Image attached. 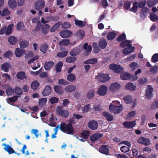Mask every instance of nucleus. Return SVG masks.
Here are the masks:
<instances>
[{"mask_svg": "<svg viewBox=\"0 0 158 158\" xmlns=\"http://www.w3.org/2000/svg\"><path fill=\"white\" fill-rule=\"evenodd\" d=\"M103 136L102 134L96 133L92 135L90 137V140L94 142Z\"/></svg>", "mask_w": 158, "mask_h": 158, "instance_id": "f3484780", "label": "nucleus"}, {"mask_svg": "<svg viewBox=\"0 0 158 158\" xmlns=\"http://www.w3.org/2000/svg\"><path fill=\"white\" fill-rule=\"evenodd\" d=\"M45 6V3L43 1H38L35 4V8L36 10H39L43 8Z\"/></svg>", "mask_w": 158, "mask_h": 158, "instance_id": "4468645a", "label": "nucleus"}, {"mask_svg": "<svg viewBox=\"0 0 158 158\" xmlns=\"http://www.w3.org/2000/svg\"><path fill=\"white\" fill-rule=\"evenodd\" d=\"M131 77V75L127 72H123L120 74V78L123 80L129 79Z\"/></svg>", "mask_w": 158, "mask_h": 158, "instance_id": "bb28decb", "label": "nucleus"}, {"mask_svg": "<svg viewBox=\"0 0 158 158\" xmlns=\"http://www.w3.org/2000/svg\"><path fill=\"white\" fill-rule=\"evenodd\" d=\"M123 99L126 103L129 104L132 102V97L131 96L127 95L123 97Z\"/></svg>", "mask_w": 158, "mask_h": 158, "instance_id": "473e14b6", "label": "nucleus"}, {"mask_svg": "<svg viewBox=\"0 0 158 158\" xmlns=\"http://www.w3.org/2000/svg\"><path fill=\"white\" fill-rule=\"evenodd\" d=\"M149 12V11L148 8L147 7L142 8L141 11V15L142 17H145Z\"/></svg>", "mask_w": 158, "mask_h": 158, "instance_id": "f704fd0d", "label": "nucleus"}, {"mask_svg": "<svg viewBox=\"0 0 158 158\" xmlns=\"http://www.w3.org/2000/svg\"><path fill=\"white\" fill-rule=\"evenodd\" d=\"M14 25L11 24L8 26L7 29L6 28V34L7 35L10 34L12 31V28L13 27Z\"/></svg>", "mask_w": 158, "mask_h": 158, "instance_id": "79ce46f5", "label": "nucleus"}, {"mask_svg": "<svg viewBox=\"0 0 158 158\" xmlns=\"http://www.w3.org/2000/svg\"><path fill=\"white\" fill-rule=\"evenodd\" d=\"M103 114L108 121H111L113 119V116L107 112H104L103 113Z\"/></svg>", "mask_w": 158, "mask_h": 158, "instance_id": "58836bf2", "label": "nucleus"}, {"mask_svg": "<svg viewBox=\"0 0 158 158\" xmlns=\"http://www.w3.org/2000/svg\"><path fill=\"white\" fill-rule=\"evenodd\" d=\"M109 68L116 73H119L123 70V68L122 66L115 64H111L109 66Z\"/></svg>", "mask_w": 158, "mask_h": 158, "instance_id": "39448f33", "label": "nucleus"}, {"mask_svg": "<svg viewBox=\"0 0 158 158\" xmlns=\"http://www.w3.org/2000/svg\"><path fill=\"white\" fill-rule=\"evenodd\" d=\"M40 85L39 83L36 81H32L31 85V88L34 90H35Z\"/></svg>", "mask_w": 158, "mask_h": 158, "instance_id": "4c0bfd02", "label": "nucleus"}, {"mask_svg": "<svg viewBox=\"0 0 158 158\" xmlns=\"http://www.w3.org/2000/svg\"><path fill=\"white\" fill-rule=\"evenodd\" d=\"M15 92L16 94L20 95L22 94L23 91L20 87L17 86L15 88Z\"/></svg>", "mask_w": 158, "mask_h": 158, "instance_id": "4d7b16f0", "label": "nucleus"}, {"mask_svg": "<svg viewBox=\"0 0 158 158\" xmlns=\"http://www.w3.org/2000/svg\"><path fill=\"white\" fill-rule=\"evenodd\" d=\"M150 71L152 74H155L158 71V66L155 65L152 67L150 69Z\"/></svg>", "mask_w": 158, "mask_h": 158, "instance_id": "13d9d810", "label": "nucleus"}, {"mask_svg": "<svg viewBox=\"0 0 158 158\" xmlns=\"http://www.w3.org/2000/svg\"><path fill=\"white\" fill-rule=\"evenodd\" d=\"M89 135V132L88 131L84 130L82 131L79 136H77L76 138L81 141L84 142L86 140Z\"/></svg>", "mask_w": 158, "mask_h": 158, "instance_id": "20e7f679", "label": "nucleus"}, {"mask_svg": "<svg viewBox=\"0 0 158 158\" xmlns=\"http://www.w3.org/2000/svg\"><path fill=\"white\" fill-rule=\"evenodd\" d=\"M11 67L9 63H5L2 65V69L5 72H7L9 71V69Z\"/></svg>", "mask_w": 158, "mask_h": 158, "instance_id": "b1692460", "label": "nucleus"}, {"mask_svg": "<svg viewBox=\"0 0 158 158\" xmlns=\"http://www.w3.org/2000/svg\"><path fill=\"white\" fill-rule=\"evenodd\" d=\"M138 2H134L133 4L132 7L130 10L133 12H136L138 8Z\"/></svg>", "mask_w": 158, "mask_h": 158, "instance_id": "e2e57ef3", "label": "nucleus"}, {"mask_svg": "<svg viewBox=\"0 0 158 158\" xmlns=\"http://www.w3.org/2000/svg\"><path fill=\"white\" fill-rule=\"evenodd\" d=\"M20 47L22 48H24L27 47L29 44V42L26 40H23L19 42Z\"/></svg>", "mask_w": 158, "mask_h": 158, "instance_id": "e433bc0d", "label": "nucleus"}, {"mask_svg": "<svg viewBox=\"0 0 158 158\" xmlns=\"http://www.w3.org/2000/svg\"><path fill=\"white\" fill-rule=\"evenodd\" d=\"M138 142L139 143H141L145 145H148L150 144V141L149 139L140 137L137 140Z\"/></svg>", "mask_w": 158, "mask_h": 158, "instance_id": "9d476101", "label": "nucleus"}, {"mask_svg": "<svg viewBox=\"0 0 158 158\" xmlns=\"http://www.w3.org/2000/svg\"><path fill=\"white\" fill-rule=\"evenodd\" d=\"M19 97V96H15L11 98H6V102L12 105L10 103L14 102L16 101Z\"/></svg>", "mask_w": 158, "mask_h": 158, "instance_id": "2f4dec72", "label": "nucleus"}, {"mask_svg": "<svg viewBox=\"0 0 158 158\" xmlns=\"http://www.w3.org/2000/svg\"><path fill=\"white\" fill-rule=\"evenodd\" d=\"M109 148L107 145H103L99 148V151L101 153L107 155L109 152Z\"/></svg>", "mask_w": 158, "mask_h": 158, "instance_id": "dca6fc26", "label": "nucleus"}, {"mask_svg": "<svg viewBox=\"0 0 158 158\" xmlns=\"http://www.w3.org/2000/svg\"><path fill=\"white\" fill-rule=\"evenodd\" d=\"M6 92L8 96H11L14 94V90L11 88L9 87L6 89Z\"/></svg>", "mask_w": 158, "mask_h": 158, "instance_id": "bf43d9fd", "label": "nucleus"}, {"mask_svg": "<svg viewBox=\"0 0 158 158\" xmlns=\"http://www.w3.org/2000/svg\"><path fill=\"white\" fill-rule=\"evenodd\" d=\"M135 121L126 122L123 123V125L125 127L131 128L135 125Z\"/></svg>", "mask_w": 158, "mask_h": 158, "instance_id": "412c9836", "label": "nucleus"}, {"mask_svg": "<svg viewBox=\"0 0 158 158\" xmlns=\"http://www.w3.org/2000/svg\"><path fill=\"white\" fill-rule=\"evenodd\" d=\"M152 61L153 62L156 63L158 61V53L155 54L152 56Z\"/></svg>", "mask_w": 158, "mask_h": 158, "instance_id": "338daca9", "label": "nucleus"}, {"mask_svg": "<svg viewBox=\"0 0 158 158\" xmlns=\"http://www.w3.org/2000/svg\"><path fill=\"white\" fill-rule=\"evenodd\" d=\"M129 67L131 69L134 70L139 67L138 64L136 62H133L129 64Z\"/></svg>", "mask_w": 158, "mask_h": 158, "instance_id": "864d4df0", "label": "nucleus"}, {"mask_svg": "<svg viewBox=\"0 0 158 158\" xmlns=\"http://www.w3.org/2000/svg\"><path fill=\"white\" fill-rule=\"evenodd\" d=\"M68 53V51H67L59 52L57 54V56L60 58H63L67 55Z\"/></svg>", "mask_w": 158, "mask_h": 158, "instance_id": "5fc2aeb1", "label": "nucleus"}, {"mask_svg": "<svg viewBox=\"0 0 158 158\" xmlns=\"http://www.w3.org/2000/svg\"><path fill=\"white\" fill-rule=\"evenodd\" d=\"M48 49V45L46 44H43L40 46V50L41 52L43 53H45L47 52Z\"/></svg>", "mask_w": 158, "mask_h": 158, "instance_id": "72a5a7b5", "label": "nucleus"}, {"mask_svg": "<svg viewBox=\"0 0 158 158\" xmlns=\"http://www.w3.org/2000/svg\"><path fill=\"white\" fill-rule=\"evenodd\" d=\"M56 120V118H55L53 114H51L48 117V121L49 123V125L52 127L55 126L56 124L55 121Z\"/></svg>", "mask_w": 158, "mask_h": 158, "instance_id": "9b49d317", "label": "nucleus"}, {"mask_svg": "<svg viewBox=\"0 0 158 158\" xmlns=\"http://www.w3.org/2000/svg\"><path fill=\"white\" fill-rule=\"evenodd\" d=\"M61 25V23L58 22L54 26L51 28L50 31L53 32L56 30V29L59 27Z\"/></svg>", "mask_w": 158, "mask_h": 158, "instance_id": "052dcab7", "label": "nucleus"}, {"mask_svg": "<svg viewBox=\"0 0 158 158\" xmlns=\"http://www.w3.org/2000/svg\"><path fill=\"white\" fill-rule=\"evenodd\" d=\"M75 24L76 25L80 27H83L85 24V22L80 20H78L76 19H75Z\"/></svg>", "mask_w": 158, "mask_h": 158, "instance_id": "c03bdc74", "label": "nucleus"}, {"mask_svg": "<svg viewBox=\"0 0 158 158\" xmlns=\"http://www.w3.org/2000/svg\"><path fill=\"white\" fill-rule=\"evenodd\" d=\"M63 63L62 61H60L56 66V70L57 72H60L63 66Z\"/></svg>", "mask_w": 158, "mask_h": 158, "instance_id": "09e8293b", "label": "nucleus"}, {"mask_svg": "<svg viewBox=\"0 0 158 158\" xmlns=\"http://www.w3.org/2000/svg\"><path fill=\"white\" fill-rule=\"evenodd\" d=\"M83 48L85 49L87 51V54L90 53L91 50V46L89 45H88V44L86 43H85L84 46Z\"/></svg>", "mask_w": 158, "mask_h": 158, "instance_id": "8fccbe9b", "label": "nucleus"}, {"mask_svg": "<svg viewBox=\"0 0 158 158\" xmlns=\"http://www.w3.org/2000/svg\"><path fill=\"white\" fill-rule=\"evenodd\" d=\"M57 127L60 128L62 131L68 134H72L74 131L73 127L70 123L67 124L62 123L60 125L57 126Z\"/></svg>", "mask_w": 158, "mask_h": 158, "instance_id": "f03ea898", "label": "nucleus"}, {"mask_svg": "<svg viewBox=\"0 0 158 158\" xmlns=\"http://www.w3.org/2000/svg\"><path fill=\"white\" fill-rule=\"evenodd\" d=\"M52 89L51 87L48 85H46L42 92V94L44 96H47L50 95L51 93Z\"/></svg>", "mask_w": 158, "mask_h": 158, "instance_id": "f8f14e48", "label": "nucleus"}, {"mask_svg": "<svg viewBox=\"0 0 158 158\" xmlns=\"http://www.w3.org/2000/svg\"><path fill=\"white\" fill-rule=\"evenodd\" d=\"M124 144L127 146H123L120 148L121 151L123 152H127L129 150V147L131 146L130 143L128 141H122L119 143V144Z\"/></svg>", "mask_w": 158, "mask_h": 158, "instance_id": "0eeeda50", "label": "nucleus"}, {"mask_svg": "<svg viewBox=\"0 0 158 158\" xmlns=\"http://www.w3.org/2000/svg\"><path fill=\"white\" fill-rule=\"evenodd\" d=\"M120 45L123 47H127L131 46L130 41L126 40L123 41L120 44Z\"/></svg>", "mask_w": 158, "mask_h": 158, "instance_id": "a19ab883", "label": "nucleus"}, {"mask_svg": "<svg viewBox=\"0 0 158 158\" xmlns=\"http://www.w3.org/2000/svg\"><path fill=\"white\" fill-rule=\"evenodd\" d=\"M121 85L118 82H113L111 84L109 87V90L112 93H115L119 89Z\"/></svg>", "mask_w": 158, "mask_h": 158, "instance_id": "423d86ee", "label": "nucleus"}, {"mask_svg": "<svg viewBox=\"0 0 158 158\" xmlns=\"http://www.w3.org/2000/svg\"><path fill=\"white\" fill-rule=\"evenodd\" d=\"M10 13V11L7 8H4L1 12V16H4L9 15Z\"/></svg>", "mask_w": 158, "mask_h": 158, "instance_id": "3c124183", "label": "nucleus"}, {"mask_svg": "<svg viewBox=\"0 0 158 158\" xmlns=\"http://www.w3.org/2000/svg\"><path fill=\"white\" fill-rule=\"evenodd\" d=\"M72 32L70 31L64 30L60 33V35L63 38H67L69 37L72 34Z\"/></svg>", "mask_w": 158, "mask_h": 158, "instance_id": "ddd939ff", "label": "nucleus"}, {"mask_svg": "<svg viewBox=\"0 0 158 158\" xmlns=\"http://www.w3.org/2000/svg\"><path fill=\"white\" fill-rule=\"evenodd\" d=\"M54 63L52 61L46 62L44 64V69L46 70H49L54 65Z\"/></svg>", "mask_w": 158, "mask_h": 158, "instance_id": "cd10ccee", "label": "nucleus"}, {"mask_svg": "<svg viewBox=\"0 0 158 158\" xmlns=\"http://www.w3.org/2000/svg\"><path fill=\"white\" fill-rule=\"evenodd\" d=\"M67 79L70 82H73L76 79L75 75L71 73L68 75Z\"/></svg>", "mask_w": 158, "mask_h": 158, "instance_id": "49530a36", "label": "nucleus"}, {"mask_svg": "<svg viewBox=\"0 0 158 158\" xmlns=\"http://www.w3.org/2000/svg\"><path fill=\"white\" fill-rule=\"evenodd\" d=\"M76 36L78 38L81 39L85 36V32L83 30H79L77 33L76 35Z\"/></svg>", "mask_w": 158, "mask_h": 158, "instance_id": "c9c22d12", "label": "nucleus"}, {"mask_svg": "<svg viewBox=\"0 0 158 158\" xmlns=\"http://www.w3.org/2000/svg\"><path fill=\"white\" fill-rule=\"evenodd\" d=\"M8 4L10 8L13 9L16 7L17 3L15 0H9Z\"/></svg>", "mask_w": 158, "mask_h": 158, "instance_id": "c756f323", "label": "nucleus"}, {"mask_svg": "<svg viewBox=\"0 0 158 158\" xmlns=\"http://www.w3.org/2000/svg\"><path fill=\"white\" fill-rule=\"evenodd\" d=\"M51 19H52L51 17H46L45 19L44 18H43L41 19V21L42 23L45 24L50 22Z\"/></svg>", "mask_w": 158, "mask_h": 158, "instance_id": "680f3d73", "label": "nucleus"}, {"mask_svg": "<svg viewBox=\"0 0 158 158\" xmlns=\"http://www.w3.org/2000/svg\"><path fill=\"white\" fill-rule=\"evenodd\" d=\"M123 109V106L120 102L117 101H114L109 106V110L110 112L115 114L120 112Z\"/></svg>", "mask_w": 158, "mask_h": 158, "instance_id": "f257e3e1", "label": "nucleus"}, {"mask_svg": "<svg viewBox=\"0 0 158 158\" xmlns=\"http://www.w3.org/2000/svg\"><path fill=\"white\" fill-rule=\"evenodd\" d=\"M99 43L101 47L102 48H105L107 44V42L104 39L100 40L99 41Z\"/></svg>", "mask_w": 158, "mask_h": 158, "instance_id": "de8ad7c7", "label": "nucleus"}, {"mask_svg": "<svg viewBox=\"0 0 158 158\" xmlns=\"http://www.w3.org/2000/svg\"><path fill=\"white\" fill-rule=\"evenodd\" d=\"M8 41L10 44L13 45L17 42V39L15 37L12 36L8 38Z\"/></svg>", "mask_w": 158, "mask_h": 158, "instance_id": "37998d69", "label": "nucleus"}, {"mask_svg": "<svg viewBox=\"0 0 158 158\" xmlns=\"http://www.w3.org/2000/svg\"><path fill=\"white\" fill-rule=\"evenodd\" d=\"M116 35V33L114 32H109L107 36V38L109 40H112Z\"/></svg>", "mask_w": 158, "mask_h": 158, "instance_id": "603ef678", "label": "nucleus"}, {"mask_svg": "<svg viewBox=\"0 0 158 158\" xmlns=\"http://www.w3.org/2000/svg\"><path fill=\"white\" fill-rule=\"evenodd\" d=\"M97 62V60L95 58L89 59L84 62L85 64H94Z\"/></svg>", "mask_w": 158, "mask_h": 158, "instance_id": "6e6d98bb", "label": "nucleus"}, {"mask_svg": "<svg viewBox=\"0 0 158 158\" xmlns=\"http://www.w3.org/2000/svg\"><path fill=\"white\" fill-rule=\"evenodd\" d=\"M125 88L127 90L134 91L136 89V86L134 85L132 83L129 82L126 84L125 86Z\"/></svg>", "mask_w": 158, "mask_h": 158, "instance_id": "5701e85b", "label": "nucleus"}, {"mask_svg": "<svg viewBox=\"0 0 158 158\" xmlns=\"http://www.w3.org/2000/svg\"><path fill=\"white\" fill-rule=\"evenodd\" d=\"M134 50V48L132 46L126 47L123 51V53L126 55H127L132 53Z\"/></svg>", "mask_w": 158, "mask_h": 158, "instance_id": "a211bd4d", "label": "nucleus"}, {"mask_svg": "<svg viewBox=\"0 0 158 158\" xmlns=\"http://www.w3.org/2000/svg\"><path fill=\"white\" fill-rule=\"evenodd\" d=\"M156 108H158V99L154 102L151 106L152 109H155Z\"/></svg>", "mask_w": 158, "mask_h": 158, "instance_id": "774afa93", "label": "nucleus"}, {"mask_svg": "<svg viewBox=\"0 0 158 158\" xmlns=\"http://www.w3.org/2000/svg\"><path fill=\"white\" fill-rule=\"evenodd\" d=\"M53 89L55 92L59 94H61L63 93V90L60 86L58 85H55L53 87Z\"/></svg>", "mask_w": 158, "mask_h": 158, "instance_id": "393cba45", "label": "nucleus"}, {"mask_svg": "<svg viewBox=\"0 0 158 158\" xmlns=\"http://www.w3.org/2000/svg\"><path fill=\"white\" fill-rule=\"evenodd\" d=\"M107 87L105 85H101L98 89L97 93L100 96H103L106 94Z\"/></svg>", "mask_w": 158, "mask_h": 158, "instance_id": "6e6552de", "label": "nucleus"}, {"mask_svg": "<svg viewBox=\"0 0 158 158\" xmlns=\"http://www.w3.org/2000/svg\"><path fill=\"white\" fill-rule=\"evenodd\" d=\"M58 100L59 99L55 97H51L49 99V101L52 104H53L57 102Z\"/></svg>", "mask_w": 158, "mask_h": 158, "instance_id": "0e129e2a", "label": "nucleus"}, {"mask_svg": "<svg viewBox=\"0 0 158 158\" xmlns=\"http://www.w3.org/2000/svg\"><path fill=\"white\" fill-rule=\"evenodd\" d=\"M2 145L5 146L4 149L6 151H7L9 154L12 153L14 152V150L9 145H6L5 143H3Z\"/></svg>", "mask_w": 158, "mask_h": 158, "instance_id": "7c9ffc66", "label": "nucleus"}, {"mask_svg": "<svg viewBox=\"0 0 158 158\" xmlns=\"http://www.w3.org/2000/svg\"><path fill=\"white\" fill-rule=\"evenodd\" d=\"M69 43V41L68 39H64L59 43V44L61 45H67Z\"/></svg>", "mask_w": 158, "mask_h": 158, "instance_id": "69168bd1", "label": "nucleus"}, {"mask_svg": "<svg viewBox=\"0 0 158 158\" xmlns=\"http://www.w3.org/2000/svg\"><path fill=\"white\" fill-rule=\"evenodd\" d=\"M95 79L99 82L104 83L110 80V77L108 74L100 73L95 77Z\"/></svg>", "mask_w": 158, "mask_h": 158, "instance_id": "7ed1b4c3", "label": "nucleus"}, {"mask_svg": "<svg viewBox=\"0 0 158 158\" xmlns=\"http://www.w3.org/2000/svg\"><path fill=\"white\" fill-rule=\"evenodd\" d=\"M153 89V88L151 86L148 85L147 86L145 93L147 98H149L152 96Z\"/></svg>", "mask_w": 158, "mask_h": 158, "instance_id": "aec40b11", "label": "nucleus"}, {"mask_svg": "<svg viewBox=\"0 0 158 158\" xmlns=\"http://www.w3.org/2000/svg\"><path fill=\"white\" fill-rule=\"evenodd\" d=\"M24 52V51L19 48H16L15 52V56L17 57H20Z\"/></svg>", "mask_w": 158, "mask_h": 158, "instance_id": "c85d7f7f", "label": "nucleus"}, {"mask_svg": "<svg viewBox=\"0 0 158 158\" xmlns=\"http://www.w3.org/2000/svg\"><path fill=\"white\" fill-rule=\"evenodd\" d=\"M50 27V26L48 24L44 25L42 29V33L44 34H46L48 32V30Z\"/></svg>", "mask_w": 158, "mask_h": 158, "instance_id": "ea45409f", "label": "nucleus"}, {"mask_svg": "<svg viewBox=\"0 0 158 158\" xmlns=\"http://www.w3.org/2000/svg\"><path fill=\"white\" fill-rule=\"evenodd\" d=\"M48 101L47 98H43L40 99L39 100V105L41 107H44Z\"/></svg>", "mask_w": 158, "mask_h": 158, "instance_id": "a878e982", "label": "nucleus"}, {"mask_svg": "<svg viewBox=\"0 0 158 158\" xmlns=\"http://www.w3.org/2000/svg\"><path fill=\"white\" fill-rule=\"evenodd\" d=\"M158 2V0H148V5L149 7H151Z\"/></svg>", "mask_w": 158, "mask_h": 158, "instance_id": "a18cd8bd", "label": "nucleus"}, {"mask_svg": "<svg viewBox=\"0 0 158 158\" xmlns=\"http://www.w3.org/2000/svg\"><path fill=\"white\" fill-rule=\"evenodd\" d=\"M16 77L18 79L20 80H23L27 79L25 73L23 71L19 72L16 74Z\"/></svg>", "mask_w": 158, "mask_h": 158, "instance_id": "4be33fe9", "label": "nucleus"}, {"mask_svg": "<svg viewBox=\"0 0 158 158\" xmlns=\"http://www.w3.org/2000/svg\"><path fill=\"white\" fill-rule=\"evenodd\" d=\"M76 89V87L73 85H71L66 86L64 88V91L66 93L73 92Z\"/></svg>", "mask_w": 158, "mask_h": 158, "instance_id": "6ab92c4d", "label": "nucleus"}, {"mask_svg": "<svg viewBox=\"0 0 158 158\" xmlns=\"http://www.w3.org/2000/svg\"><path fill=\"white\" fill-rule=\"evenodd\" d=\"M56 112L59 115L64 117H67L69 115V112L67 110H63L60 107L57 108Z\"/></svg>", "mask_w": 158, "mask_h": 158, "instance_id": "1a4fd4ad", "label": "nucleus"}, {"mask_svg": "<svg viewBox=\"0 0 158 158\" xmlns=\"http://www.w3.org/2000/svg\"><path fill=\"white\" fill-rule=\"evenodd\" d=\"M88 125L89 127L92 130H95L98 127V123L94 120L90 121L89 122Z\"/></svg>", "mask_w": 158, "mask_h": 158, "instance_id": "2eb2a0df", "label": "nucleus"}]
</instances>
